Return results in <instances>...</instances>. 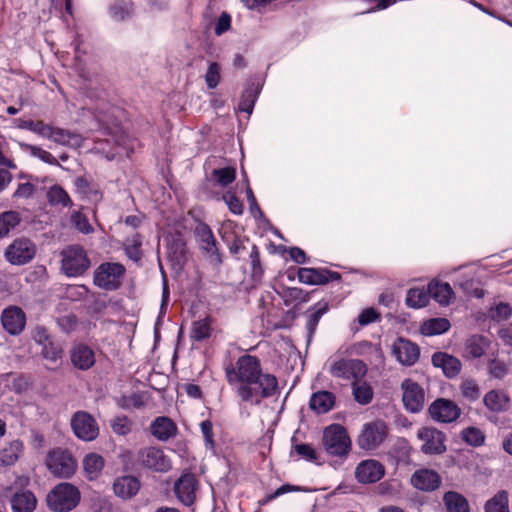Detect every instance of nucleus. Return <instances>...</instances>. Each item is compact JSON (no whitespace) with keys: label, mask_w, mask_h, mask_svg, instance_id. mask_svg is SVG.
<instances>
[{"label":"nucleus","mask_w":512,"mask_h":512,"mask_svg":"<svg viewBox=\"0 0 512 512\" xmlns=\"http://www.w3.org/2000/svg\"><path fill=\"white\" fill-rule=\"evenodd\" d=\"M228 384L241 401L259 405L265 398L274 396L278 390L277 378L262 370L256 356L244 354L235 363L225 367Z\"/></svg>","instance_id":"nucleus-1"},{"label":"nucleus","mask_w":512,"mask_h":512,"mask_svg":"<svg viewBox=\"0 0 512 512\" xmlns=\"http://www.w3.org/2000/svg\"><path fill=\"white\" fill-rule=\"evenodd\" d=\"M322 445L329 456L346 459L351 450V439L340 424H331L323 431Z\"/></svg>","instance_id":"nucleus-2"},{"label":"nucleus","mask_w":512,"mask_h":512,"mask_svg":"<svg viewBox=\"0 0 512 512\" xmlns=\"http://www.w3.org/2000/svg\"><path fill=\"white\" fill-rule=\"evenodd\" d=\"M79 489L71 483L56 485L47 495V505L54 512H70L80 502Z\"/></svg>","instance_id":"nucleus-3"},{"label":"nucleus","mask_w":512,"mask_h":512,"mask_svg":"<svg viewBox=\"0 0 512 512\" xmlns=\"http://www.w3.org/2000/svg\"><path fill=\"white\" fill-rule=\"evenodd\" d=\"M329 373L335 377L344 380H360L367 373L366 364L359 359L342 358L337 355L328 360Z\"/></svg>","instance_id":"nucleus-4"},{"label":"nucleus","mask_w":512,"mask_h":512,"mask_svg":"<svg viewBox=\"0 0 512 512\" xmlns=\"http://www.w3.org/2000/svg\"><path fill=\"white\" fill-rule=\"evenodd\" d=\"M62 270L69 277L82 275L90 265L85 250L79 245H70L62 253Z\"/></svg>","instance_id":"nucleus-5"},{"label":"nucleus","mask_w":512,"mask_h":512,"mask_svg":"<svg viewBox=\"0 0 512 512\" xmlns=\"http://www.w3.org/2000/svg\"><path fill=\"white\" fill-rule=\"evenodd\" d=\"M388 433L389 427L383 420L365 423L358 436V445L363 450L372 451L385 441Z\"/></svg>","instance_id":"nucleus-6"},{"label":"nucleus","mask_w":512,"mask_h":512,"mask_svg":"<svg viewBox=\"0 0 512 512\" xmlns=\"http://www.w3.org/2000/svg\"><path fill=\"white\" fill-rule=\"evenodd\" d=\"M46 466L56 477L70 478L76 471L77 463L70 452L56 448L49 452Z\"/></svg>","instance_id":"nucleus-7"},{"label":"nucleus","mask_w":512,"mask_h":512,"mask_svg":"<svg viewBox=\"0 0 512 512\" xmlns=\"http://www.w3.org/2000/svg\"><path fill=\"white\" fill-rule=\"evenodd\" d=\"M125 267L120 263H102L94 273V284L105 290H115L121 285Z\"/></svg>","instance_id":"nucleus-8"},{"label":"nucleus","mask_w":512,"mask_h":512,"mask_svg":"<svg viewBox=\"0 0 512 512\" xmlns=\"http://www.w3.org/2000/svg\"><path fill=\"white\" fill-rule=\"evenodd\" d=\"M137 462L146 469L154 472H167L172 463L164 451L158 447H145L138 451Z\"/></svg>","instance_id":"nucleus-9"},{"label":"nucleus","mask_w":512,"mask_h":512,"mask_svg":"<svg viewBox=\"0 0 512 512\" xmlns=\"http://www.w3.org/2000/svg\"><path fill=\"white\" fill-rule=\"evenodd\" d=\"M194 233L200 249L208 258L209 262L215 266L220 265L222 258L217 247V241L210 227L204 222H199L195 227Z\"/></svg>","instance_id":"nucleus-10"},{"label":"nucleus","mask_w":512,"mask_h":512,"mask_svg":"<svg viewBox=\"0 0 512 512\" xmlns=\"http://www.w3.org/2000/svg\"><path fill=\"white\" fill-rule=\"evenodd\" d=\"M35 254V244L25 237L15 239L4 252L5 259L12 265H25L35 257Z\"/></svg>","instance_id":"nucleus-11"},{"label":"nucleus","mask_w":512,"mask_h":512,"mask_svg":"<svg viewBox=\"0 0 512 512\" xmlns=\"http://www.w3.org/2000/svg\"><path fill=\"white\" fill-rule=\"evenodd\" d=\"M71 427L76 437L83 441H93L99 435L96 420L85 411H78L73 415Z\"/></svg>","instance_id":"nucleus-12"},{"label":"nucleus","mask_w":512,"mask_h":512,"mask_svg":"<svg viewBox=\"0 0 512 512\" xmlns=\"http://www.w3.org/2000/svg\"><path fill=\"white\" fill-rule=\"evenodd\" d=\"M417 437L422 441L421 451L426 455L442 454L446 451L445 434L433 427H421Z\"/></svg>","instance_id":"nucleus-13"},{"label":"nucleus","mask_w":512,"mask_h":512,"mask_svg":"<svg viewBox=\"0 0 512 512\" xmlns=\"http://www.w3.org/2000/svg\"><path fill=\"white\" fill-rule=\"evenodd\" d=\"M402 401L405 409L411 413L420 412L425 403L423 388L411 379H405L401 384Z\"/></svg>","instance_id":"nucleus-14"},{"label":"nucleus","mask_w":512,"mask_h":512,"mask_svg":"<svg viewBox=\"0 0 512 512\" xmlns=\"http://www.w3.org/2000/svg\"><path fill=\"white\" fill-rule=\"evenodd\" d=\"M199 487L196 476L192 473H183L174 483V494L179 502L185 506H191L196 500Z\"/></svg>","instance_id":"nucleus-15"},{"label":"nucleus","mask_w":512,"mask_h":512,"mask_svg":"<svg viewBox=\"0 0 512 512\" xmlns=\"http://www.w3.org/2000/svg\"><path fill=\"white\" fill-rule=\"evenodd\" d=\"M429 414L436 422L452 423L460 417L461 410L453 401L439 398L430 405Z\"/></svg>","instance_id":"nucleus-16"},{"label":"nucleus","mask_w":512,"mask_h":512,"mask_svg":"<svg viewBox=\"0 0 512 512\" xmlns=\"http://www.w3.org/2000/svg\"><path fill=\"white\" fill-rule=\"evenodd\" d=\"M385 467L375 459L361 461L355 469V478L361 484L376 483L383 478Z\"/></svg>","instance_id":"nucleus-17"},{"label":"nucleus","mask_w":512,"mask_h":512,"mask_svg":"<svg viewBox=\"0 0 512 512\" xmlns=\"http://www.w3.org/2000/svg\"><path fill=\"white\" fill-rule=\"evenodd\" d=\"M392 354L400 364L412 366L419 359L420 349L410 340L398 338L392 345Z\"/></svg>","instance_id":"nucleus-18"},{"label":"nucleus","mask_w":512,"mask_h":512,"mask_svg":"<svg viewBox=\"0 0 512 512\" xmlns=\"http://www.w3.org/2000/svg\"><path fill=\"white\" fill-rule=\"evenodd\" d=\"M1 324L10 335H19L25 328L26 315L20 307L8 306L2 311Z\"/></svg>","instance_id":"nucleus-19"},{"label":"nucleus","mask_w":512,"mask_h":512,"mask_svg":"<svg viewBox=\"0 0 512 512\" xmlns=\"http://www.w3.org/2000/svg\"><path fill=\"white\" fill-rule=\"evenodd\" d=\"M440 475L431 469H420L413 473L411 477L412 485L422 491H434L441 484Z\"/></svg>","instance_id":"nucleus-20"},{"label":"nucleus","mask_w":512,"mask_h":512,"mask_svg":"<svg viewBox=\"0 0 512 512\" xmlns=\"http://www.w3.org/2000/svg\"><path fill=\"white\" fill-rule=\"evenodd\" d=\"M432 364L441 368L448 378L457 376L461 370V362L456 357L445 352H436L432 356Z\"/></svg>","instance_id":"nucleus-21"},{"label":"nucleus","mask_w":512,"mask_h":512,"mask_svg":"<svg viewBox=\"0 0 512 512\" xmlns=\"http://www.w3.org/2000/svg\"><path fill=\"white\" fill-rule=\"evenodd\" d=\"M261 83L256 79H250L245 87L238 105V110L251 114L253 112L254 105L258 99L261 91Z\"/></svg>","instance_id":"nucleus-22"},{"label":"nucleus","mask_w":512,"mask_h":512,"mask_svg":"<svg viewBox=\"0 0 512 512\" xmlns=\"http://www.w3.org/2000/svg\"><path fill=\"white\" fill-rule=\"evenodd\" d=\"M46 139L55 144L70 147H78L82 141L79 134L53 125L50 126Z\"/></svg>","instance_id":"nucleus-23"},{"label":"nucleus","mask_w":512,"mask_h":512,"mask_svg":"<svg viewBox=\"0 0 512 512\" xmlns=\"http://www.w3.org/2000/svg\"><path fill=\"white\" fill-rule=\"evenodd\" d=\"M113 488L118 497L130 499L138 493L140 482L134 476H122L115 480Z\"/></svg>","instance_id":"nucleus-24"},{"label":"nucleus","mask_w":512,"mask_h":512,"mask_svg":"<svg viewBox=\"0 0 512 512\" xmlns=\"http://www.w3.org/2000/svg\"><path fill=\"white\" fill-rule=\"evenodd\" d=\"M336 397L329 391H318L311 395L309 407L317 414H325L332 410L335 405Z\"/></svg>","instance_id":"nucleus-25"},{"label":"nucleus","mask_w":512,"mask_h":512,"mask_svg":"<svg viewBox=\"0 0 512 512\" xmlns=\"http://www.w3.org/2000/svg\"><path fill=\"white\" fill-rule=\"evenodd\" d=\"M176 432L175 423L168 417H158L151 424L152 435L160 441H167L175 436Z\"/></svg>","instance_id":"nucleus-26"},{"label":"nucleus","mask_w":512,"mask_h":512,"mask_svg":"<svg viewBox=\"0 0 512 512\" xmlns=\"http://www.w3.org/2000/svg\"><path fill=\"white\" fill-rule=\"evenodd\" d=\"M24 444L21 440L15 439L0 449V465L12 466L23 455Z\"/></svg>","instance_id":"nucleus-27"},{"label":"nucleus","mask_w":512,"mask_h":512,"mask_svg":"<svg viewBox=\"0 0 512 512\" xmlns=\"http://www.w3.org/2000/svg\"><path fill=\"white\" fill-rule=\"evenodd\" d=\"M10 503L13 512H33L37 500L31 491L22 490L12 496Z\"/></svg>","instance_id":"nucleus-28"},{"label":"nucleus","mask_w":512,"mask_h":512,"mask_svg":"<svg viewBox=\"0 0 512 512\" xmlns=\"http://www.w3.org/2000/svg\"><path fill=\"white\" fill-rule=\"evenodd\" d=\"M73 365L81 370H87L95 363V355L91 348L86 345H78L71 352Z\"/></svg>","instance_id":"nucleus-29"},{"label":"nucleus","mask_w":512,"mask_h":512,"mask_svg":"<svg viewBox=\"0 0 512 512\" xmlns=\"http://www.w3.org/2000/svg\"><path fill=\"white\" fill-rule=\"evenodd\" d=\"M429 298L434 299L440 305H448L453 298V290L448 283L434 280L428 285Z\"/></svg>","instance_id":"nucleus-30"},{"label":"nucleus","mask_w":512,"mask_h":512,"mask_svg":"<svg viewBox=\"0 0 512 512\" xmlns=\"http://www.w3.org/2000/svg\"><path fill=\"white\" fill-rule=\"evenodd\" d=\"M484 405L492 412H502L507 409L509 397L501 390H491L483 398Z\"/></svg>","instance_id":"nucleus-31"},{"label":"nucleus","mask_w":512,"mask_h":512,"mask_svg":"<svg viewBox=\"0 0 512 512\" xmlns=\"http://www.w3.org/2000/svg\"><path fill=\"white\" fill-rule=\"evenodd\" d=\"M490 346V341L482 335H472L465 344V353L471 358H480Z\"/></svg>","instance_id":"nucleus-32"},{"label":"nucleus","mask_w":512,"mask_h":512,"mask_svg":"<svg viewBox=\"0 0 512 512\" xmlns=\"http://www.w3.org/2000/svg\"><path fill=\"white\" fill-rule=\"evenodd\" d=\"M105 462L101 455L89 453L83 459L85 475L89 480L98 478L104 468Z\"/></svg>","instance_id":"nucleus-33"},{"label":"nucleus","mask_w":512,"mask_h":512,"mask_svg":"<svg viewBox=\"0 0 512 512\" xmlns=\"http://www.w3.org/2000/svg\"><path fill=\"white\" fill-rule=\"evenodd\" d=\"M213 320L207 316L192 323L190 337L197 342L208 339L212 334Z\"/></svg>","instance_id":"nucleus-34"},{"label":"nucleus","mask_w":512,"mask_h":512,"mask_svg":"<svg viewBox=\"0 0 512 512\" xmlns=\"http://www.w3.org/2000/svg\"><path fill=\"white\" fill-rule=\"evenodd\" d=\"M443 501L447 512H470L468 501L457 492L449 491L445 493Z\"/></svg>","instance_id":"nucleus-35"},{"label":"nucleus","mask_w":512,"mask_h":512,"mask_svg":"<svg viewBox=\"0 0 512 512\" xmlns=\"http://www.w3.org/2000/svg\"><path fill=\"white\" fill-rule=\"evenodd\" d=\"M83 40L79 34L74 36L72 41V46L75 53V69L79 73V75L85 80H90V74L86 71L84 60L82 56L86 54V48L82 47Z\"/></svg>","instance_id":"nucleus-36"},{"label":"nucleus","mask_w":512,"mask_h":512,"mask_svg":"<svg viewBox=\"0 0 512 512\" xmlns=\"http://www.w3.org/2000/svg\"><path fill=\"white\" fill-rule=\"evenodd\" d=\"M352 394L354 400L360 405H367L373 399V389L365 381L355 380L352 382Z\"/></svg>","instance_id":"nucleus-37"},{"label":"nucleus","mask_w":512,"mask_h":512,"mask_svg":"<svg viewBox=\"0 0 512 512\" xmlns=\"http://www.w3.org/2000/svg\"><path fill=\"white\" fill-rule=\"evenodd\" d=\"M450 328V322L446 318H432L425 321L420 331L425 336L440 335L448 331Z\"/></svg>","instance_id":"nucleus-38"},{"label":"nucleus","mask_w":512,"mask_h":512,"mask_svg":"<svg viewBox=\"0 0 512 512\" xmlns=\"http://www.w3.org/2000/svg\"><path fill=\"white\" fill-rule=\"evenodd\" d=\"M285 306H297L300 303H305L309 300L307 292L297 287L284 288L280 293Z\"/></svg>","instance_id":"nucleus-39"},{"label":"nucleus","mask_w":512,"mask_h":512,"mask_svg":"<svg viewBox=\"0 0 512 512\" xmlns=\"http://www.w3.org/2000/svg\"><path fill=\"white\" fill-rule=\"evenodd\" d=\"M428 289L424 288H411L406 295V305L410 308L419 309L425 307L429 302Z\"/></svg>","instance_id":"nucleus-40"},{"label":"nucleus","mask_w":512,"mask_h":512,"mask_svg":"<svg viewBox=\"0 0 512 512\" xmlns=\"http://www.w3.org/2000/svg\"><path fill=\"white\" fill-rule=\"evenodd\" d=\"M485 512H510L507 491L497 492L485 504Z\"/></svg>","instance_id":"nucleus-41"},{"label":"nucleus","mask_w":512,"mask_h":512,"mask_svg":"<svg viewBox=\"0 0 512 512\" xmlns=\"http://www.w3.org/2000/svg\"><path fill=\"white\" fill-rule=\"evenodd\" d=\"M21 221L16 211H5L0 214V238L6 237Z\"/></svg>","instance_id":"nucleus-42"},{"label":"nucleus","mask_w":512,"mask_h":512,"mask_svg":"<svg viewBox=\"0 0 512 512\" xmlns=\"http://www.w3.org/2000/svg\"><path fill=\"white\" fill-rule=\"evenodd\" d=\"M47 199L51 205H60L62 207H70L72 205V200L68 193L58 184L49 188Z\"/></svg>","instance_id":"nucleus-43"},{"label":"nucleus","mask_w":512,"mask_h":512,"mask_svg":"<svg viewBox=\"0 0 512 512\" xmlns=\"http://www.w3.org/2000/svg\"><path fill=\"white\" fill-rule=\"evenodd\" d=\"M298 280L308 285H322L325 284L326 278L322 276V269L299 268Z\"/></svg>","instance_id":"nucleus-44"},{"label":"nucleus","mask_w":512,"mask_h":512,"mask_svg":"<svg viewBox=\"0 0 512 512\" xmlns=\"http://www.w3.org/2000/svg\"><path fill=\"white\" fill-rule=\"evenodd\" d=\"M327 311H328V304L325 302L324 303L319 302L311 309V312L309 313V315L307 317V322H306V328L308 330L309 337H311L314 334L321 317Z\"/></svg>","instance_id":"nucleus-45"},{"label":"nucleus","mask_w":512,"mask_h":512,"mask_svg":"<svg viewBox=\"0 0 512 512\" xmlns=\"http://www.w3.org/2000/svg\"><path fill=\"white\" fill-rule=\"evenodd\" d=\"M459 389L462 397L470 403H473L480 398V387L474 379L463 380Z\"/></svg>","instance_id":"nucleus-46"},{"label":"nucleus","mask_w":512,"mask_h":512,"mask_svg":"<svg viewBox=\"0 0 512 512\" xmlns=\"http://www.w3.org/2000/svg\"><path fill=\"white\" fill-rule=\"evenodd\" d=\"M41 355L49 362H60L63 357V347L59 342L52 341L42 347Z\"/></svg>","instance_id":"nucleus-47"},{"label":"nucleus","mask_w":512,"mask_h":512,"mask_svg":"<svg viewBox=\"0 0 512 512\" xmlns=\"http://www.w3.org/2000/svg\"><path fill=\"white\" fill-rule=\"evenodd\" d=\"M141 245L142 240L137 234L126 239L124 246L127 256L134 261H138L142 255Z\"/></svg>","instance_id":"nucleus-48"},{"label":"nucleus","mask_w":512,"mask_h":512,"mask_svg":"<svg viewBox=\"0 0 512 512\" xmlns=\"http://www.w3.org/2000/svg\"><path fill=\"white\" fill-rule=\"evenodd\" d=\"M463 441L472 446H480L485 440L484 433L476 427L465 428L461 432Z\"/></svg>","instance_id":"nucleus-49"},{"label":"nucleus","mask_w":512,"mask_h":512,"mask_svg":"<svg viewBox=\"0 0 512 512\" xmlns=\"http://www.w3.org/2000/svg\"><path fill=\"white\" fill-rule=\"evenodd\" d=\"M212 177L217 183L225 187L235 180L236 171L233 167L214 169L212 171Z\"/></svg>","instance_id":"nucleus-50"},{"label":"nucleus","mask_w":512,"mask_h":512,"mask_svg":"<svg viewBox=\"0 0 512 512\" xmlns=\"http://www.w3.org/2000/svg\"><path fill=\"white\" fill-rule=\"evenodd\" d=\"M221 80V68L216 62H210L205 74V82L209 89H214L218 86Z\"/></svg>","instance_id":"nucleus-51"},{"label":"nucleus","mask_w":512,"mask_h":512,"mask_svg":"<svg viewBox=\"0 0 512 512\" xmlns=\"http://www.w3.org/2000/svg\"><path fill=\"white\" fill-rule=\"evenodd\" d=\"M71 223L73 226L83 234H90L93 232V227L89 223V220L86 215L81 213L80 211H75L71 214Z\"/></svg>","instance_id":"nucleus-52"},{"label":"nucleus","mask_w":512,"mask_h":512,"mask_svg":"<svg viewBox=\"0 0 512 512\" xmlns=\"http://www.w3.org/2000/svg\"><path fill=\"white\" fill-rule=\"evenodd\" d=\"M292 453H295L301 459H304L308 462H316L317 461V453L315 449L306 443L295 444L292 447Z\"/></svg>","instance_id":"nucleus-53"},{"label":"nucleus","mask_w":512,"mask_h":512,"mask_svg":"<svg viewBox=\"0 0 512 512\" xmlns=\"http://www.w3.org/2000/svg\"><path fill=\"white\" fill-rule=\"evenodd\" d=\"M411 447L405 439L397 441L394 451L398 462L408 463L411 456Z\"/></svg>","instance_id":"nucleus-54"},{"label":"nucleus","mask_w":512,"mask_h":512,"mask_svg":"<svg viewBox=\"0 0 512 512\" xmlns=\"http://www.w3.org/2000/svg\"><path fill=\"white\" fill-rule=\"evenodd\" d=\"M113 431L118 435H127L131 431V424L126 416L115 417L111 421Z\"/></svg>","instance_id":"nucleus-55"},{"label":"nucleus","mask_w":512,"mask_h":512,"mask_svg":"<svg viewBox=\"0 0 512 512\" xmlns=\"http://www.w3.org/2000/svg\"><path fill=\"white\" fill-rule=\"evenodd\" d=\"M223 200L227 204L229 210L235 215H241L243 213V204L241 201L235 196V194L231 192H227L223 195Z\"/></svg>","instance_id":"nucleus-56"},{"label":"nucleus","mask_w":512,"mask_h":512,"mask_svg":"<svg viewBox=\"0 0 512 512\" xmlns=\"http://www.w3.org/2000/svg\"><path fill=\"white\" fill-rule=\"evenodd\" d=\"M488 368L490 375L496 379H503L508 374L506 364L499 360H492Z\"/></svg>","instance_id":"nucleus-57"},{"label":"nucleus","mask_w":512,"mask_h":512,"mask_svg":"<svg viewBox=\"0 0 512 512\" xmlns=\"http://www.w3.org/2000/svg\"><path fill=\"white\" fill-rule=\"evenodd\" d=\"M246 195H247V201L249 203V209L251 214L256 219H264V214L261 211L259 205L257 204L256 198L254 196V193L252 189L247 185L246 187Z\"/></svg>","instance_id":"nucleus-58"},{"label":"nucleus","mask_w":512,"mask_h":512,"mask_svg":"<svg viewBox=\"0 0 512 512\" xmlns=\"http://www.w3.org/2000/svg\"><path fill=\"white\" fill-rule=\"evenodd\" d=\"M200 429L202 435L204 437L205 446L209 449L214 448V439H213V425L209 420H204L200 424Z\"/></svg>","instance_id":"nucleus-59"},{"label":"nucleus","mask_w":512,"mask_h":512,"mask_svg":"<svg viewBox=\"0 0 512 512\" xmlns=\"http://www.w3.org/2000/svg\"><path fill=\"white\" fill-rule=\"evenodd\" d=\"M33 340L40 346H45L52 342L50 334L47 329L43 326H37L32 332Z\"/></svg>","instance_id":"nucleus-60"},{"label":"nucleus","mask_w":512,"mask_h":512,"mask_svg":"<svg viewBox=\"0 0 512 512\" xmlns=\"http://www.w3.org/2000/svg\"><path fill=\"white\" fill-rule=\"evenodd\" d=\"M491 317L496 320H505L511 315V308L508 304L499 303L490 310Z\"/></svg>","instance_id":"nucleus-61"},{"label":"nucleus","mask_w":512,"mask_h":512,"mask_svg":"<svg viewBox=\"0 0 512 512\" xmlns=\"http://www.w3.org/2000/svg\"><path fill=\"white\" fill-rule=\"evenodd\" d=\"M379 318V314L374 308H366L358 316V323L361 326L369 325Z\"/></svg>","instance_id":"nucleus-62"},{"label":"nucleus","mask_w":512,"mask_h":512,"mask_svg":"<svg viewBox=\"0 0 512 512\" xmlns=\"http://www.w3.org/2000/svg\"><path fill=\"white\" fill-rule=\"evenodd\" d=\"M231 27V16L223 12L220 17L218 18L216 24H215V34L220 36L226 31H228Z\"/></svg>","instance_id":"nucleus-63"},{"label":"nucleus","mask_w":512,"mask_h":512,"mask_svg":"<svg viewBox=\"0 0 512 512\" xmlns=\"http://www.w3.org/2000/svg\"><path fill=\"white\" fill-rule=\"evenodd\" d=\"M35 187L30 182L21 183L18 185L17 190L14 192L16 198H29L34 193Z\"/></svg>","instance_id":"nucleus-64"}]
</instances>
